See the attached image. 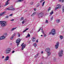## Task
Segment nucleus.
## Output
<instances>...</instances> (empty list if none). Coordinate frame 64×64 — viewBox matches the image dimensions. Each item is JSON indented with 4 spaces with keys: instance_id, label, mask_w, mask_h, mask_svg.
Wrapping results in <instances>:
<instances>
[{
    "instance_id": "obj_1",
    "label": "nucleus",
    "mask_w": 64,
    "mask_h": 64,
    "mask_svg": "<svg viewBox=\"0 0 64 64\" xmlns=\"http://www.w3.org/2000/svg\"><path fill=\"white\" fill-rule=\"evenodd\" d=\"M56 33V30L54 28L52 29L51 30V32H49V34H52V35H55Z\"/></svg>"
},
{
    "instance_id": "obj_2",
    "label": "nucleus",
    "mask_w": 64,
    "mask_h": 64,
    "mask_svg": "<svg viewBox=\"0 0 64 64\" xmlns=\"http://www.w3.org/2000/svg\"><path fill=\"white\" fill-rule=\"evenodd\" d=\"M2 27H4L6 25V22L1 21L0 22Z\"/></svg>"
},
{
    "instance_id": "obj_3",
    "label": "nucleus",
    "mask_w": 64,
    "mask_h": 64,
    "mask_svg": "<svg viewBox=\"0 0 64 64\" xmlns=\"http://www.w3.org/2000/svg\"><path fill=\"white\" fill-rule=\"evenodd\" d=\"M46 51L47 53L48 56H49L50 55V54H51V53L50 52V49L49 48H48L46 50Z\"/></svg>"
},
{
    "instance_id": "obj_4",
    "label": "nucleus",
    "mask_w": 64,
    "mask_h": 64,
    "mask_svg": "<svg viewBox=\"0 0 64 64\" xmlns=\"http://www.w3.org/2000/svg\"><path fill=\"white\" fill-rule=\"evenodd\" d=\"M5 51L6 54H8V53H10V52H11V48H7L6 49Z\"/></svg>"
},
{
    "instance_id": "obj_5",
    "label": "nucleus",
    "mask_w": 64,
    "mask_h": 64,
    "mask_svg": "<svg viewBox=\"0 0 64 64\" xmlns=\"http://www.w3.org/2000/svg\"><path fill=\"white\" fill-rule=\"evenodd\" d=\"M20 41H21V39L19 38L17 39L16 40V43L17 44L18 47V45H19V44L20 43Z\"/></svg>"
},
{
    "instance_id": "obj_6",
    "label": "nucleus",
    "mask_w": 64,
    "mask_h": 64,
    "mask_svg": "<svg viewBox=\"0 0 64 64\" xmlns=\"http://www.w3.org/2000/svg\"><path fill=\"white\" fill-rule=\"evenodd\" d=\"M63 51L62 50H61L60 52H59L58 54L60 57H61L63 56Z\"/></svg>"
},
{
    "instance_id": "obj_7",
    "label": "nucleus",
    "mask_w": 64,
    "mask_h": 64,
    "mask_svg": "<svg viewBox=\"0 0 64 64\" xmlns=\"http://www.w3.org/2000/svg\"><path fill=\"white\" fill-rule=\"evenodd\" d=\"M43 16H44V14L43 12L40 13L38 15V18H40L41 17H42Z\"/></svg>"
},
{
    "instance_id": "obj_8",
    "label": "nucleus",
    "mask_w": 64,
    "mask_h": 64,
    "mask_svg": "<svg viewBox=\"0 0 64 64\" xmlns=\"http://www.w3.org/2000/svg\"><path fill=\"white\" fill-rule=\"evenodd\" d=\"M7 9L8 10H11V11H14L15 10L14 8L11 7L7 8Z\"/></svg>"
},
{
    "instance_id": "obj_9",
    "label": "nucleus",
    "mask_w": 64,
    "mask_h": 64,
    "mask_svg": "<svg viewBox=\"0 0 64 64\" xmlns=\"http://www.w3.org/2000/svg\"><path fill=\"white\" fill-rule=\"evenodd\" d=\"M21 46H22V50H23L25 48V47L26 46V44H24V43H22V44L21 45Z\"/></svg>"
},
{
    "instance_id": "obj_10",
    "label": "nucleus",
    "mask_w": 64,
    "mask_h": 64,
    "mask_svg": "<svg viewBox=\"0 0 64 64\" xmlns=\"http://www.w3.org/2000/svg\"><path fill=\"white\" fill-rule=\"evenodd\" d=\"M59 44V42H57L56 45H55V48L56 49H58V46Z\"/></svg>"
},
{
    "instance_id": "obj_11",
    "label": "nucleus",
    "mask_w": 64,
    "mask_h": 64,
    "mask_svg": "<svg viewBox=\"0 0 64 64\" xmlns=\"http://www.w3.org/2000/svg\"><path fill=\"white\" fill-rule=\"evenodd\" d=\"M57 6H58V7L56 8L55 9V10H56L58 9H60V8H61V5H60V4H58Z\"/></svg>"
},
{
    "instance_id": "obj_12",
    "label": "nucleus",
    "mask_w": 64,
    "mask_h": 64,
    "mask_svg": "<svg viewBox=\"0 0 64 64\" xmlns=\"http://www.w3.org/2000/svg\"><path fill=\"white\" fill-rule=\"evenodd\" d=\"M9 56H7L6 58V59L4 60V61L5 62H6V61H7V60H8L9 59Z\"/></svg>"
},
{
    "instance_id": "obj_13",
    "label": "nucleus",
    "mask_w": 64,
    "mask_h": 64,
    "mask_svg": "<svg viewBox=\"0 0 64 64\" xmlns=\"http://www.w3.org/2000/svg\"><path fill=\"white\" fill-rule=\"evenodd\" d=\"M5 38V36H3L0 38V40H3V39H4Z\"/></svg>"
},
{
    "instance_id": "obj_14",
    "label": "nucleus",
    "mask_w": 64,
    "mask_h": 64,
    "mask_svg": "<svg viewBox=\"0 0 64 64\" xmlns=\"http://www.w3.org/2000/svg\"><path fill=\"white\" fill-rule=\"evenodd\" d=\"M32 42H34L36 41V38H35L33 37L32 38Z\"/></svg>"
},
{
    "instance_id": "obj_15",
    "label": "nucleus",
    "mask_w": 64,
    "mask_h": 64,
    "mask_svg": "<svg viewBox=\"0 0 64 64\" xmlns=\"http://www.w3.org/2000/svg\"><path fill=\"white\" fill-rule=\"evenodd\" d=\"M6 13V12H3L0 14V15L1 16H2L3 15H4V14L5 13Z\"/></svg>"
},
{
    "instance_id": "obj_16",
    "label": "nucleus",
    "mask_w": 64,
    "mask_h": 64,
    "mask_svg": "<svg viewBox=\"0 0 64 64\" xmlns=\"http://www.w3.org/2000/svg\"><path fill=\"white\" fill-rule=\"evenodd\" d=\"M16 28H17V27H16V28H12V29L11 30L12 31H13V30H15V29H16Z\"/></svg>"
},
{
    "instance_id": "obj_17",
    "label": "nucleus",
    "mask_w": 64,
    "mask_h": 64,
    "mask_svg": "<svg viewBox=\"0 0 64 64\" xmlns=\"http://www.w3.org/2000/svg\"><path fill=\"white\" fill-rule=\"evenodd\" d=\"M23 1V0H18L16 1V2H22Z\"/></svg>"
},
{
    "instance_id": "obj_18",
    "label": "nucleus",
    "mask_w": 64,
    "mask_h": 64,
    "mask_svg": "<svg viewBox=\"0 0 64 64\" xmlns=\"http://www.w3.org/2000/svg\"><path fill=\"white\" fill-rule=\"evenodd\" d=\"M56 22L57 23H59L60 22V20H56Z\"/></svg>"
},
{
    "instance_id": "obj_19",
    "label": "nucleus",
    "mask_w": 64,
    "mask_h": 64,
    "mask_svg": "<svg viewBox=\"0 0 64 64\" xmlns=\"http://www.w3.org/2000/svg\"><path fill=\"white\" fill-rule=\"evenodd\" d=\"M54 13V12H53V10H52L51 11V12L50 13V15H52Z\"/></svg>"
},
{
    "instance_id": "obj_20",
    "label": "nucleus",
    "mask_w": 64,
    "mask_h": 64,
    "mask_svg": "<svg viewBox=\"0 0 64 64\" xmlns=\"http://www.w3.org/2000/svg\"><path fill=\"white\" fill-rule=\"evenodd\" d=\"M9 4V2H6V3L5 5H8V4Z\"/></svg>"
},
{
    "instance_id": "obj_21",
    "label": "nucleus",
    "mask_w": 64,
    "mask_h": 64,
    "mask_svg": "<svg viewBox=\"0 0 64 64\" xmlns=\"http://www.w3.org/2000/svg\"><path fill=\"white\" fill-rule=\"evenodd\" d=\"M27 30H28V28H27L26 30H24L23 32V33L25 32H26Z\"/></svg>"
},
{
    "instance_id": "obj_22",
    "label": "nucleus",
    "mask_w": 64,
    "mask_h": 64,
    "mask_svg": "<svg viewBox=\"0 0 64 64\" xmlns=\"http://www.w3.org/2000/svg\"><path fill=\"white\" fill-rule=\"evenodd\" d=\"M38 54H39V53L37 54L35 56V58H37V57H38Z\"/></svg>"
},
{
    "instance_id": "obj_23",
    "label": "nucleus",
    "mask_w": 64,
    "mask_h": 64,
    "mask_svg": "<svg viewBox=\"0 0 64 64\" xmlns=\"http://www.w3.org/2000/svg\"><path fill=\"white\" fill-rule=\"evenodd\" d=\"M36 7H39V6H40V4H37L36 5Z\"/></svg>"
},
{
    "instance_id": "obj_24",
    "label": "nucleus",
    "mask_w": 64,
    "mask_h": 64,
    "mask_svg": "<svg viewBox=\"0 0 64 64\" xmlns=\"http://www.w3.org/2000/svg\"><path fill=\"white\" fill-rule=\"evenodd\" d=\"M25 21H26L25 20H24L22 22V24H24V23L25 22Z\"/></svg>"
},
{
    "instance_id": "obj_25",
    "label": "nucleus",
    "mask_w": 64,
    "mask_h": 64,
    "mask_svg": "<svg viewBox=\"0 0 64 64\" xmlns=\"http://www.w3.org/2000/svg\"><path fill=\"white\" fill-rule=\"evenodd\" d=\"M34 46L36 48V46H37V44H34Z\"/></svg>"
},
{
    "instance_id": "obj_26",
    "label": "nucleus",
    "mask_w": 64,
    "mask_h": 64,
    "mask_svg": "<svg viewBox=\"0 0 64 64\" xmlns=\"http://www.w3.org/2000/svg\"><path fill=\"white\" fill-rule=\"evenodd\" d=\"M45 2H44L42 4V6H43L44 5V4H45Z\"/></svg>"
},
{
    "instance_id": "obj_27",
    "label": "nucleus",
    "mask_w": 64,
    "mask_h": 64,
    "mask_svg": "<svg viewBox=\"0 0 64 64\" xmlns=\"http://www.w3.org/2000/svg\"><path fill=\"white\" fill-rule=\"evenodd\" d=\"M60 38L61 39H63V36H60Z\"/></svg>"
},
{
    "instance_id": "obj_28",
    "label": "nucleus",
    "mask_w": 64,
    "mask_h": 64,
    "mask_svg": "<svg viewBox=\"0 0 64 64\" xmlns=\"http://www.w3.org/2000/svg\"><path fill=\"white\" fill-rule=\"evenodd\" d=\"M23 19H24V18L22 17L21 18V20H20V21H22V20H23Z\"/></svg>"
},
{
    "instance_id": "obj_29",
    "label": "nucleus",
    "mask_w": 64,
    "mask_h": 64,
    "mask_svg": "<svg viewBox=\"0 0 64 64\" xmlns=\"http://www.w3.org/2000/svg\"><path fill=\"white\" fill-rule=\"evenodd\" d=\"M14 38V37H13V36H12L10 38V40H12V39H13V38Z\"/></svg>"
},
{
    "instance_id": "obj_30",
    "label": "nucleus",
    "mask_w": 64,
    "mask_h": 64,
    "mask_svg": "<svg viewBox=\"0 0 64 64\" xmlns=\"http://www.w3.org/2000/svg\"><path fill=\"white\" fill-rule=\"evenodd\" d=\"M41 28H40V29L38 31V32H39L40 31V30H41Z\"/></svg>"
},
{
    "instance_id": "obj_31",
    "label": "nucleus",
    "mask_w": 64,
    "mask_h": 64,
    "mask_svg": "<svg viewBox=\"0 0 64 64\" xmlns=\"http://www.w3.org/2000/svg\"><path fill=\"white\" fill-rule=\"evenodd\" d=\"M51 8L50 7H49V9H48V11H49L50 10H51Z\"/></svg>"
},
{
    "instance_id": "obj_32",
    "label": "nucleus",
    "mask_w": 64,
    "mask_h": 64,
    "mask_svg": "<svg viewBox=\"0 0 64 64\" xmlns=\"http://www.w3.org/2000/svg\"><path fill=\"white\" fill-rule=\"evenodd\" d=\"M15 35H16V34L15 33H14V34L12 36H13V37H14L15 36Z\"/></svg>"
},
{
    "instance_id": "obj_33",
    "label": "nucleus",
    "mask_w": 64,
    "mask_h": 64,
    "mask_svg": "<svg viewBox=\"0 0 64 64\" xmlns=\"http://www.w3.org/2000/svg\"><path fill=\"white\" fill-rule=\"evenodd\" d=\"M35 13V12H34V13H33V14H32V15H31V16H34V13Z\"/></svg>"
},
{
    "instance_id": "obj_34",
    "label": "nucleus",
    "mask_w": 64,
    "mask_h": 64,
    "mask_svg": "<svg viewBox=\"0 0 64 64\" xmlns=\"http://www.w3.org/2000/svg\"><path fill=\"white\" fill-rule=\"evenodd\" d=\"M28 37H29L30 36V34H28Z\"/></svg>"
},
{
    "instance_id": "obj_35",
    "label": "nucleus",
    "mask_w": 64,
    "mask_h": 64,
    "mask_svg": "<svg viewBox=\"0 0 64 64\" xmlns=\"http://www.w3.org/2000/svg\"><path fill=\"white\" fill-rule=\"evenodd\" d=\"M42 34H44V31L43 30L42 31Z\"/></svg>"
},
{
    "instance_id": "obj_36",
    "label": "nucleus",
    "mask_w": 64,
    "mask_h": 64,
    "mask_svg": "<svg viewBox=\"0 0 64 64\" xmlns=\"http://www.w3.org/2000/svg\"><path fill=\"white\" fill-rule=\"evenodd\" d=\"M44 37H46V34H44Z\"/></svg>"
},
{
    "instance_id": "obj_37",
    "label": "nucleus",
    "mask_w": 64,
    "mask_h": 64,
    "mask_svg": "<svg viewBox=\"0 0 64 64\" xmlns=\"http://www.w3.org/2000/svg\"><path fill=\"white\" fill-rule=\"evenodd\" d=\"M18 34V37H20V34Z\"/></svg>"
},
{
    "instance_id": "obj_38",
    "label": "nucleus",
    "mask_w": 64,
    "mask_h": 64,
    "mask_svg": "<svg viewBox=\"0 0 64 64\" xmlns=\"http://www.w3.org/2000/svg\"><path fill=\"white\" fill-rule=\"evenodd\" d=\"M8 17H9V16H6V18H8Z\"/></svg>"
},
{
    "instance_id": "obj_39",
    "label": "nucleus",
    "mask_w": 64,
    "mask_h": 64,
    "mask_svg": "<svg viewBox=\"0 0 64 64\" xmlns=\"http://www.w3.org/2000/svg\"><path fill=\"white\" fill-rule=\"evenodd\" d=\"M12 15H13V14H10V16H12Z\"/></svg>"
},
{
    "instance_id": "obj_40",
    "label": "nucleus",
    "mask_w": 64,
    "mask_h": 64,
    "mask_svg": "<svg viewBox=\"0 0 64 64\" xmlns=\"http://www.w3.org/2000/svg\"><path fill=\"white\" fill-rule=\"evenodd\" d=\"M36 43H38V40H36Z\"/></svg>"
},
{
    "instance_id": "obj_41",
    "label": "nucleus",
    "mask_w": 64,
    "mask_h": 64,
    "mask_svg": "<svg viewBox=\"0 0 64 64\" xmlns=\"http://www.w3.org/2000/svg\"><path fill=\"white\" fill-rule=\"evenodd\" d=\"M15 52V51L14 50L13 51H12V53H14Z\"/></svg>"
},
{
    "instance_id": "obj_42",
    "label": "nucleus",
    "mask_w": 64,
    "mask_h": 64,
    "mask_svg": "<svg viewBox=\"0 0 64 64\" xmlns=\"http://www.w3.org/2000/svg\"><path fill=\"white\" fill-rule=\"evenodd\" d=\"M46 23H48V20H46Z\"/></svg>"
},
{
    "instance_id": "obj_43",
    "label": "nucleus",
    "mask_w": 64,
    "mask_h": 64,
    "mask_svg": "<svg viewBox=\"0 0 64 64\" xmlns=\"http://www.w3.org/2000/svg\"><path fill=\"white\" fill-rule=\"evenodd\" d=\"M2 59H4V56H3L2 57Z\"/></svg>"
},
{
    "instance_id": "obj_44",
    "label": "nucleus",
    "mask_w": 64,
    "mask_h": 64,
    "mask_svg": "<svg viewBox=\"0 0 64 64\" xmlns=\"http://www.w3.org/2000/svg\"><path fill=\"white\" fill-rule=\"evenodd\" d=\"M10 21H14V20L13 19L11 20H10Z\"/></svg>"
},
{
    "instance_id": "obj_45",
    "label": "nucleus",
    "mask_w": 64,
    "mask_h": 64,
    "mask_svg": "<svg viewBox=\"0 0 64 64\" xmlns=\"http://www.w3.org/2000/svg\"><path fill=\"white\" fill-rule=\"evenodd\" d=\"M51 20H53V16H52L51 18Z\"/></svg>"
},
{
    "instance_id": "obj_46",
    "label": "nucleus",
    "mask_w": 64,
    "mask_h": 64,
    "mask_svg": "<svg viewBox=\"0 0 64 64\" xmlns=\"http://www.w3.org/2000/svg\"><path fill=\"white\" fill-rule=\"evenodd\" d=\"M34 11H36V8H34Z\"/></svg>"
},
{
    "instance_id": "obj_47",
    "label": "nucleus",
    "mask_w": 64,
    "mask_h": 64,
    "mask_svg": "<svg viewBox=\"0 0 64 64\" xmlns=\"http://www.w3.org/2000/svg\"><path fill=\"white\" fill-rule=\"evenodd\" d=\"M54 62H56V59H54Z\"/></svg>"
},
{
    "instance_id": "obj_48",
    "label": "nucleus",
    "mask_w": 64,
    "mask_h": 64,
    "mask_svg": "<svg viewBox=\"0 0 64 64\" xmlns=\"http://www.w3.org/2000/svg\"><path fill=\"white\" fill-rule=\"evenodd\" d=\"M33 4V2H31L30 3L31 5H32Z\"/></svg>"
},
{
    "instance_id": "obj_49",
    "label": "nucleus",
    "mask_w": 64,
    "mask_h": 64,
    "mask_svg": "<svg viewBox=\"0 0 64 64\" xmlns=\"http://www.w3.org/2000/svg\"><path fill=\"white\" fill-rule=\"evenodd\" d=\"M64 0H62V2L63 3V2H64Z\"/></svg>"
},
{
    "instance_id": "obj_50",
    "label": "nucleus",
    "mask_w": 64,
    "mask_h": 64,
    "mask_svg": "<svg viewBox=\"0 0 64 64\" xmlns=\"http://www.w3.org/2000/svg\"><path fill=\"white\" fill-rule=\"evenodd\" d=\"M41 53L42 54V53H43V51H42Z\"/></svg>"
},
{
    "instance_id": "obj_51",
    "label": "nucleus",
    "mask_w": 64,
    "mask_h": 64,
    "mask_svg": "<svg viewBox=\"0 0 64 64\" xmlns=\"http://www.w3.org/2000/svg\"><path fill=\"white\" fill-rule=\"evenodd\" d=\"M62 11H63V12H64V8L62 9Z\"/></svg>"
},
{
    "instance_id": "obj_52",
    "label": "nucleus",
    "mask_w": 64,
    "mask_h": 64,
    "mask_svg": "<svg viewBox=\"0 0 64 64\" xmlns=\"http://www.w3.org/2000/svg\"><path fill=\"white\" fill-rule=\"evenodd\" d=\"M30 42H31V41L30 40L29 42H28V44H29V43H30Z\"/></svg>"
},
{
    "instance_id": "obj_53",
    "label": "nucleus",
    "mask_w": 64,
    "mask_h": 64,
    "mask_svg": "<svg viewBox=\"0 0 64 64\" xmlns=\"http://www.w3.org/2000/svg\"><path fill=\"white\" fill-rule=\"evenodd\" d=\"M42 1H43L42 0H41L40 1V3H42Z\"/></svg>"
},
{
    "instance_id": "obj_54",
    "label": "nucleus",
    "mask_w": 64,
    "mask_h": 64,
    "mask_svg": "<svg viewBox=\"0 0 64 64\" xmlns=\"http://www.w3.org/2000/svg\"><path fill=\"white\" fill-rule=\"evenodd\" d=\"M10 0H8L7 1V2H8Z\"/></svg>"
},
{
    "instance_id": "obj_55",
    "label": "nucleus",
    "mask_w": 64,
    "mask_h": 64,
    "mask_svg": "<svg viewBox=\"0 0 64 64\" xmlns=\"http://www.w3.org/2000/svg\"><path fill=\"white\" fill-rule=\"evenodd\" d=\"M59 1H60V2L61 1V0H59Z\"/></svg>"
},
{
    "instance_id": "obj_56",
    "label": "nucleus",
    "mask_w": 64,
    "mask_h": 64,
    "mask_svg": "<svg viewBox=\"0 0 64 64\" xmlns=\"http://www.w3.org/2000/svg\"><path fill=\"white\" fill-rule=\"evenodd\" d=\"M26 38H28V36H26Z\"/></svg>"
},
{
    "instance_id": "obj_57",
    "label": "nucleus",
    "mask_w": 64,
    "mask_h": 64,
    "mask_svg": "<svg viewBox=\"0 0 64 64\" xmlns=\"http://www.w3.org/2000/svg\"><path fill=\"white\" fill-rule=\"evenodd\" d=\"M41 30H42H42H43V29L42 28L41 29Z\"/></svg>"
},
{
    "instance_id": "obj_58",
    "label": "nucleus",
    "mask_w": 64,
    "mask_h": 64,
    "mask_svg": "<svg viewBox=\"0 0 64 64\" xmlns=\"http://www.w3.org/2000/svg\"><path fill=\"white\" fill-rule=\"evenodd\" d=\"M42 0V1H44V0Z\"/></svg>"
},
{
    "instance_id": "obj_59",
    "label": "nucleus",
    "mask_w": 64,
    "mask_h": 64,
    "mask_svg": "<svg viewBox=\"0 0 64 64\" xmlns=\"http://www.w3.org/2000/svg\"><path fill=\"white\" fill-rule=\"evenodd\" d=\"M41 36H43V35H41Z\"/></svg>"
},
{
    "instance_id": "obj_60",
    "label": "nucleus",
    "mask_w": 64,
    "mask_h": 64,
    "mask_svg": "<svg viewBox=\"0 0 64 64\" xmlns=\"http://www.w3.org/2000/svg\"><path fill=\"white\" fill-rule=\"evenodd\" d=\"M12 7H13V6H12Z\"/></svg>"
},
{
    "instance_id": "obj_61",
    "label": "nucleus",
    "mask_w": 64,
    "mask_h": 64,
    "mask_svg": "<svg viewBox=\"0 0 64 64\" xmlns=\"http://www.w3.org/2000/svg\"><path fill=\"white\" fill-rule=\"evenodd\" d=\"M63 8H64V7H63Z\"/></svg>"
}]
</instances>
